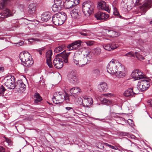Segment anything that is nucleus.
<instances>
[{"label": "nucleus", "instance_id": "obj_4", "mask_svg": "<svg viewBox=\"0 0 152 152\" xmlns=\"http://www.w3.org/2000/svg\"><path fill=\"white\" fill-rule=\"evenodd\" d=\"M122 66L117 60L113 59L107 66V72L110 74H114Z\"/></svg>", "mask_w": 152, "mask_h": 152}, {"label": "nucleus", "instance_id": "obj_17", "mask_svg": "<svg viewBox=\"0 0 152 152\" xmlns=\"http://www.w3.org/2000/svg\"><path fill=\"white\" fill-rule=\"evenodd\" d=\"M83 106L89 107L93 103V99L90 97L84 96L83 97Z\"/></svg>", "mask_w": 152, "mask_h": 152}, {"label": "nucleus", "instance_id": "obj_9", "mask_svg": "<svg viewBox=\"0 0 152 152\" xmlns=\"http://www.w3.org/2000/svg\"><path fill=\"white\" fill-rule=\"evenodd\" d=\"M150 86L149 80H143L140 81L138 83V87L141 91L147 90Z\"/></svg>", "mask_w": 152, "mask_h": 152}, {"label": "nucleus", "instance_id": "obj_45", "mask_svg": "<svg viewBox=\"0 0 152 152\" xmlns=\"http://www.w3.org/2000/svg\"><path fill=\"white\" fill-rule=\"evenodd\" d=\"M93 73L96 75H98L100 74V71L99 69H95L93 70Z\"/></svg>", "mask_w": 152, "mask_h": 152}, {"label": "nucleus", "instance_id": "obj_40", "mask_svg": "<svg viewBox=\"0 0 152 152\" xmlns=\"http://www.w3.org/2000/svg\"><path fill=\"white\" fill-rule=\"evenodd\" d=\"M6 89L3 86H1L0 87V95L3 96Z\"/></svg>", "mask_w": 152, "mask_h": 152}, {"label": "nucleus", "instance_id": "obj_27", "mask_svg": "<svg viewBox=\"0 0 152 152\" xmlns=\"http://www.w3.org/2000/svg\"><path fill=\"white\" fill-rule=\"evenodd\" d=\"M104 32L108 36L111 37H115L118 34L116 31L111 30L105 29L104 30Z\"/></svg>", "mask_w": 152, "mask_h": 152}, {"label": "nucleus", "instance_id": "obj_21", "mask_svg": "<svg viewBox=\"0 0 152 152\" xmlns=\"http://www.w3.org/2000/svg\"><path fill=\"white\" fill-rule=\"evenodd\" d=\"M79 10L76 8L71 11L70 14L72 18L73 19H78L80 14Z\"/></svg>", "mask_w": 152, "mask_h": 152}, {"label": "nucleus", "instance_id": "obj_23", "mask_svg": "<svg viewBox=\"0 0 152 152\" xmlns=\"http://www.w3.org/2000/svg\"><path fill=\"white\" fill-rule=\"evenodd\" d=\"M37 4L36 3H30L28 6V12L31 14H34L36 10Z\"/></svg>", "mask_w": 152, "mask_h": 152}, {"label": "nucleus", "instance_id": "obj_35", "mask_svg": "<svg viewBox=\"0 0 152 152\" xmlns=\"http://www.w3.org/2000/svg\"><path fill=\"white\" fill-rule=\"evenodd\" d=\"M35 101L36 103H38L42 100L41 97L38 93H35Z\"/></svg>", "mask_w": 152, "mask_h": 152}, {"label": "nucleus", "instance_id": "obj_10", "mask_svg": "<svg viewBox=\"0 0 152 152\" xmlns=\"http://www.w3.org/2000/svg\"><path fill=\"white\" fill-rule=\"evenodd\" d=\"M56 96H54L53 98V102L55 104H58L62 102L64 100V94L63 93L60 92H56Z\"/></svg>", "mask_w": 152, "mask_h": 152}, {"label": "nucleus", "instance_id": "obj_48", "mask_svg": "<svg viewBox=\"0 0 152 152\" xmlns=\"http://www.w3.org/2000/svg\"><path fill=\"white\" fill-rule=\"evenodd\" d=\"M125 56L131 57L134 56V55L132 52H130L125 54Z\"/></svg>", "mask_w": 152, "mask_h": 152}, {"label": "nucleus", "instance_id": "obj_5", "mask_svg": "<svg viewBox=\"0 0 152 152\" xmlns=\"http://www.w3.org/2000/svg\"><path fill=\"white\" fill-rule=\"evenodd\" d=\"M20 58L23 64L25 66L29 67L33 64L34 61L30 54L28 52L21 53L20 55Z\"/></svg>", "mask_w": 152, "mask_h": 152}, {"label": "nucleus", "instance_id": "obj_31", "mask_svg": "<svg viewBox=\"0 0 152 152\" xmlns=\"http://www.w3.org/2000/svg\"><path fill=\"white\" fill-rule=\"evenodd\" d=\"M79 33L82 37L87 36L91 35V32L88 30L83 29L79 31Z\"/></svg>", "mask_w": 152, "mask_h": 152}, {"label": "nucleus", "instance_id": "obj_15", "mask_svg": "<svg viewBox=\"0 0 152 152\" xmlns=\"http://www.w3.org/2000/svg\"><path fill=\"white\" fill-rule=\"evenodd\" d=\"M97 7L99 9L105 10L108 12H110L108 5L104 1H102L98 3Z\"/></svg>", "mask_w": 152, "mask_h": 152}, {"label": "nucleus", "instance_id": "obj_54", "mask_svg": "<svg viewBox=\"0 0 152 152\" xmlns=\"http://www.w3.org/2000/svg\"><path fill=\"white\" fill-rule=\"evenodd\" d=\"M148 103L150 104V105L152 107V99L148 100Z\"/></svg>", "mask_w": 152, "mask_h": 152}, {"label": "nucleus", "instance_id": "obj_3", "mask_svg": "<svg viewBox=\"0 0 152 152\" xmlns=\"http://www.w3.org/2000/svg\"><path fill=\"white\" fill-rule=\"evenodd\" d=\"M67 18L66 15L64 12H58L53 15L52 21L56 25H60L64 23Z\"/></svg>", "mask_w": 152, "mask_h": 152}, {"label": "nucleus", "instance_id": "obj_41", "mask_svg": "<svg viewBox=\"0 0 152 152\" xmlns=\"http://www.w3.org/2000/svg\"><path fill=\"white\" fill-rule=\"evenodd\" d=\"M136 55V57L140 60H143L144 59V58L140 54L137 52H136L135 53Z\"/></svg>", "mask_w": 152, "mask_h": 152}, {"label": "nucleus", "instance_id": "obj_12", "mask_svg": "<svg viewBox=\"0 0 152 152\" xmlns=\"http://www.w3.org/2000/svg\"><path fill=\"white\" fill-rule=\"evenodd\" d=\"M15 88L17 89L18 91L23 92L26 90V85L23 83L22 80H18L15 85Z\"/></svg>", "mask_w": 152, "mask_h": 152}, {"label": "nucleus", "instance_id": "obj_42", "mask_svg": "<svg viewBox=\"0 0 152 152\" xmlns=\"http://www.w3.org/2000/svg\"><path fill=\"white\" fill-rule=\"evenodd\" d=\"M88 46H90L95 44V42L93 41L89 40L85 42Z\"/></svg>", "mask_w": 152, "mask_h": 152}, {"label": "nucleus", "instance_id": "obj_20", "mask_svg": "<svg viewBox=\"0 0 152 152\" xmlns=\"http://www.w3.org/2000/svg\"><path fill=\"white\" fill-rule=\"evenodd\" d=\"M70 93L74 97H76L82 92L80 88L77 87L72 88L70 90Z\"/></svg>", "mask_w": 152, "mask_h": 152}, {"label": "nucleus", "instance_id": "obj_37", "mask_svg": "<svg viewBox=\"0 0 152 152\" xmlns=\"http://www.w3.org/2000/svg\"><path fill=\"white\" fill-rule=\"evenodd\" d=\"M137 77H138V80L145 77V75L143 73L139 70V72L138 73Z\"/></svg>", "mask_w": 152, "mask_h": 152}, {"label": "nucleus", "instance_id": "obj_50", "mask_svg": "<svg viewBox=\"0 0 152 152\" xmlns=\"http://www.w3.org/2000/svg\"><path fill=\"white\" fill-rule=\"evenodd\" d=\"M73 4H74V6H76L80 2L79 0H73Z\"/></svg>", "mask_w": 152, "mask_h": 152}, {"label": "nucleus", "instance_id": "obj_24", "mask_svg": "<svg viewBox=\"0 0 152 152\" xmlns=\"http://www.w3.org/2000/svg\"><path fill=\"white\" fill-rule=\"evenodd\" d=\"M98 88L99 91L105 92L107 89V84L106 83L102 82L101 84L98 86Z\"/></svg>", "mask_w": 152, "mask_h": 152}, {"label": "nucleus", "instance_id": "obj_6", "mask_svg": "<svg viewBox=\"0 0 152 152\" xmlns=\"http://www.w3.org/2000/svg\"><path fill=\"white\" fill-rule=\"evenodd\" d=\"M94 7V4L91 2H84L83 4V12L86 16H89L92 13Z\"/></svg>", "mask_w": 152, "mask_h": 152}, {"label": "nucleus", "instance_id": "obj_13", "mask_svg": "<svg viewBox=\"0 0 152 152\" xmlns=\"http://www.w3.org/2000/svg\"><path fill=\"white\" fill-rule=\"evenodd\" d=\"M118 47V45L114 42L109 43L103 45V47L106 50L110 51L116 49Z\"/></svg>", "mask_w": 152, "mask_h": 152}, {"label": "nucleus", "instance_id": "obj_57", "mask_svg": "<svg viewBox=\"0 0 152 152\" xmlns=\"http://www.w3.org/2000/svg\"><path fill=\"white\" fill-rule=\"evenodd\" d=\"M35 34L36 35L35 36V37H39L40 36V35L38 34Z\"/></svg>", "mask_w": 152, "mask_h": 152}, {"label": "nucleus", "instance_id": "obj_32", "mask_svg": "<svg viewBox=\"0 0 152 152\" xmlns=\"http://www.w3.org/2000/svg\"><path fill=\"white\" fill-rule=\"evenodd\" d=\"M101 52V49L99 47L94 49L92 50L93 54L96 56H98L100 54Z\"/></svg>", "mask_w": 152, "mask_h": 152}, {"label": "nucleus", "instance_id": "obj_11", "mask_svg": "<svg viewBox=\"0 0 152 152\" xmlns=\"http://www.w3.org/2000/svg\"><path fill=\"white\" fill-rule=\"evenodd\" d=\"M67 77L68 80L71 83L76 84L78 83L75 71H72L70 72L67 75Z\"/></svg>", "mask_w": 152, "mask_h": 152}, {"label": "nucleus", "instance_id": "obj_18", "mask_svg": "<svg viewBox=\"0 0 152 152\" xmlns=\"http://www.w3.org/2000/svg\"><path fill=\"white\" fill-rule=\"evenodd\" d=\"M115 76L118 78H123L125 75L124 72V68L123 66L120 67L114 73Z\"/></svg>", "mask_w": 152, "mask_h": 152}, {"label": "nucleus", "instance_id": "obj_60", "mask_svg": "<svg viewBox=\"0 0 152 152\" xmlns=\"http://www.w3.org/2000/svg\"><path fill=\"white\" fill-rule=\"evenodd\" d=\"M95 119L96 120H100V119L99 118H95Z\"/></svg>", "mask_w": 152, "mask_h": 152}, {"label": "nucleus", "instance_id": "obj_14", "mask_svg": "<svg viewBox=\"0 0 152 152\" xmlns=\"http://www.w3.org/2000/svg\"><path fill=\"white\" fill-rule=\"evenodd\" d=\"M52 54V50H50L47 51L46 54L47 64L50 68H52L53 67L51 61V58Z\"/></svg>", "mask_w": 152, "mask_h": 152}, {"label": "nucleus", "instance_id": "obj_39", "mask_svg": "<svg viewBox=\"0 0 152 152\" xmlns=\"http://www.w3.org/2000/svg\"><path fill=\"white\" fill-rule=\"evenodd\" d=\"M63 50V46H60L55 48L54 52L56 53H58L61 52Z\"/></svg>", "mask_w": 152, "mask_h": 152}, {"label": "nucleus", "instance_id": "obj_7", "mask_svg": "<svg viewBox=\"0 0 152 152\" xmlns=\"http://www.w3.org/2000/svg\"><path fill=\"white\" fill-rule=\"evenodd\" d=\"M6 79V81L5 82V85L8 88L13 89L15 87V79L14 76L11 75L7 76Z\"/></svg>", "mask_w": 152, "mask_h": 152}, {"label": "nucleus", "instance_id": "obj_8", "mask_svg": "<svg viewBox=\"0 0 152 152\" xmlns=\"http://www.w3.org/2000/svg\"><path fill=\"white\" fill-rule=\"evenodd\" d=\"M54 3L52 7V10L54 12L60 11L64 7V3L62 0H54Z\"/></svg>", "mask_w": 152, "mask_h": 152}, {"label": "nucleus", "instance_id": "obj_34", "mask_svg": "<svg viewBox=\"0 0 152 152\" xmlns=\"http://www.w3.org/2000/svg\"><path fill=\"white\" fill-rule=\"evenodd\" d=\"M103 103L106 105H110L113 104V102L112 101L108 99L104 98L102 100Z\"/></svg>", "mask_w": 152, "mask_h": 152}, {"label": "nucleus", "instance_id": "obj_36", "mask_svg": "<svg viewBox=\"0 0 152 152\" xmlns=\"http://www.w3.org/2000/svg\"><path fill=\"white\" fill-rule=\"evenodd\" d=\"M132 88V89L134 95L138 94L140 92V89L138 87V84H137V87H134Z\"/></svg>", "mask_w": 152, "mask_h": 152}, {"label": "nucleus", "instance_id": "obj_28", "mask_svg": "<svg viewBox=\"0 0 152 152\" xmlns=\"http://www.w3.org/2000/svg\"><path fill=\"white\" fill-rule=\"evenodd\" d=\"M51 17L48 13H44L41 16V20L42 22H46L50 19Z\"/></svg>", "mask_w": 152, "mask_h": 152}, {"label": "nucleus", "instance_id": "obj_43", "mask_svg": "<svg viewBox=\"0 0 152 152\" xmlns=\"http://www.w3.org/2000/svg\"><path fill=\"white\" fill-rule=\"evenodd\" d=\"M41 40L39 39L36 38H31L28 39V42L31 43L35 42H39Z\"/></svg>", "mask_w": 152, "mask_h": 152}, {"label": "nucleus", "instance_id": "obj_16", "mask_svg": "<svg viewBox=\"0 0 152 152\" xmlns=\"http://www.w3.org/2000/svg\"><path fill=\"white\" fill-rule=\"evenodd\" d=\"M95 17L97 20H101L107 19L109 18V16L105 13L98 12L95 15Z\"/></svg>", "mask_w": 152, "mask_h": 152}, {"label": "nucleus", "instance_id": "obj_52", "mask_svg": "<svg viewBox=\"0 0 152 152\" xmlns=\"http://www.w3.org/2000/svg\"><path fill=\"white\" fill-rule=\"evenodd\" d=\"M112 95V94L108 93L107 94H104L102 95L103 96H104L105 97H108Z\"/></svg>", "mask_w": 152, "mask_h": 152}, {"label": "nucleus", "instance_id": "obj_19", "mask_svg": "<svg viewBox=\"0 0 152 152\" xmlns=\"http://www.w3.org/2000/svg\"><path fill=\"white\" fill-rule=\"evenodd\" d=\"M80 45V43L76 41L68 45L67 48L69 50L77 49Z\"/></svg>", "mask_w": 152, "mask_h": 152}, {"label": "nucleus", "instance_id": "obj_1", "mask_svg": "<svg viewBox=\"0 0 152 152\" xmlns=\"http://www.w3.org/2000/svg\"><path fill=\"white\" fill-rule=\"evenodd\" d=\"M92 56L90 52L86 55L85 57L81 50H78L75 52L73 57V62L77 66H83L87 64L90 61Z\"/></svg>", "mask_w": 152, "mask_h": 152}, {"label": "nucleus", "instance_id": "obj_47", "mask_svg": "<svg viewBox=\"0 0 152 152\" xmlns=\"http://www.w3.org/2000/svg\"><path fill=\"white\" fill-rule=\"evenodd\" d=\"M45 49V48L44 47H42L41 48H40L39 49H37V51L39 52V54L41 55L42 53V52Z\"/></svg>", "mask_w": 152, "mask_h": 152}, {"label": "nucleus", "instance_id": "obj_26", "mask_svg": "<svg viewBox=\"0 0 152 152\" xmlns=\"http://www.w3.org/2000/svg\"><path fill=\"white\" fill-rule=\"evenodd\" d=\"M123 1L124 5V7L128 10V8L134 5L133 0H123Z\"/></svg>", "mask_w": 152, "mask_h": 152}, {"label": "nucleus", "instance_id": "obj_44", "mask_svg": "<svg viewBox=\"0 0 152 152\" xmlns=\"http://www.w3.org/2000/svg\"><path fill=\"white\" fill-rule=\"evenodd\" d=\"M66 95H64V100H65L66 102L68 103L69 102V95L66 94Z\"/></svg>", "mask_w": 152, "mask_h": 152}, {"label": "nucleus", "instance_id": "obj_51", "mask_svg": "<svg viewBox=\"0 0 152 152\" xmlns=\"http://www.w3.org/2000/svg\"><path fill=\"white\" fill-rule=\"evenodd\" d=\"M24 43L23 41H21L18 43H15L16 45L17 46H19L22 45Z\"/></svg>", "mask_w": 152, "mask_h": 152}, {"label": "nucleus", "instance_id": "obj_25", "mask_svg": "<svg viewBox=\"0 0 152 152\" xmlns=\"http://www.w3.org/2000/svg\"><path fill=\"white\" fill-rule=\"evenodd\" d=\"M117 1H114L112 3V6L113 10V13L114 15L117 17L121 18L122 16L120 15L116 7Z\"/></svg>", "mask_w": 152, "mask_h": 152}, {"label": "nucleus", "instance_id": "obj_30", "mask_svg": "<svg viewBox=\"0 0 152 152\" xmlns=\"http://www.w3.org/2000/svg\"><path fill=\"white\" fill-rule=\"evenodd\" d=\"M73 0H66L64 2V7L65 9H68L74 6Z\"/></svg>", "mask_w": 152, "mask_h": 152}, {"label": "nucleus", "instance_id": "obj_46", "mask_svg": "<svg viewBox=\"0 0 152 152\" xmlns=\"http://www.w3.org/2000/svg\"><path fill=\"white\" fill-rule=\"evenodd\" d=\"M106 145L109 147L111 148L112 149H115V150H118V147H114L113 146L111 145L108 143H106Z\"/></svg>", "mask_w": 152, "mask_h": 152}, {"label": "nucleus", "instance_id": "obj_55", "mask_svg": "<svg viewBox=\"0 0 152 152\" xmlns=\"http://www.w3.org/2000/svg\"><path fill=\"white\" fill-rule=\"evenodd\" d=\"M118 147L121 148V149H118V150L119 151H122V150H124V149L123 148H121V147L120 146H119Z\"/></svg>", "mask_w": 152, "mask_h": 152}, {"label": "nucleus", "instance_id": "obj_61", "mask_svg": "<svg viewBox=\"0 0 152 152\" xmlns=\"http://www.w3.org/2000/svg\"><path fill=\"white\" fill-rule=\"evenodd\" d=\"M7 140H8V139H6V141H7V142H8Z\"/></svg>", "mask_w": 152, "mask_h": 152}, {"label": "nucleus", "instance_id": "obj_33", "mask_svg": "<svg viewBox=\"0 0 152 152\" xmlns=\"http://www.w3.org/2000/svg\"><path fill=\"white\" fill-rule=\"evenodd\" d=\"M138 72L139 70H135L132 73V77L135 80H138L137 75Z\"/></svg>", "mask_w": 152, "mask_h": 152}, {"label": "nucleus", "instance_id": "obj_58", "mask_svg": "<svg viewBox=\"0 0 152 152\" xmlns=\"http://www.w3.org/2000/svg\"><path fill=\"white\" fill-rule=\"evenodd\" d=\"M2 18V16L1 15V14L0 12V18Z\"/></svg>", "mask_w": 152, "mask_h": 152}, {"label": "nucleus", "instance_id": "obj_2", "mask_svg": "<svg viewBox=\"0 0 152 152\" xmlns=\"http://www.w3.org/2000/svg\"><path fill=\"white\" fill-rule=\"evenodd\" d=\"M70 53H66L65 50H64L60 53L58 54L53 61V64L54 66L57 69H60L63 66V63L62 59L58 57H61L64 63H66L68 62V57Z\"/></svg>", "mask_w": 152, "mask_h": 152}, {"label": "nucleus", "instance_id": "obj_59", "mask_svg": "<svg viewBox=\"0 0 152 152\" xmlns=\"http://www.w3.org/2000/svg\"><path fill=\"white\" fill-rule=\"evenodd\" d=\"M150 23L151 24H152V20L151 21H150Z\"/></svg>", "mask_w": 152, "mask_h": 152}, {"label": "nucleus", "instance_id": "obj_38", "mask_svg": "<svg viewBox=\"0 0 152 152\" xmlns=\"http://www.w3.org/2000/svg\"><path fill=\"white\" fill-rule=\"evenodd\" d=\"M76 104L78 105L83 106V100L81 97H78L76 100Z\"/></svg>", "mask_w": 152, "mask_h": 152}, {"label": "nucleus", "instance_id": "obj_53", "mask_svg": "<svg viewBox=\"0 0 152 152\" xmlns=\"http://www.w3.org/2000/svg\"><path fill=\"white\" fill-rule=\"evenodd\" d=\"M65 109L68 111L71 110V111H74V110L72 108V107H66L65 108Z\"/></svg>", "mask_w": 152, "mask_h": 152}, {"label": "nucleus", "instance_id": "obj_22", "mask_svg": "<svg viewBox=\"0 0 152 152\" xmlns=\"http://www.w3.org/2000/svg\"><path fill=\"white\" fill-rule=\"evenodd\" d=\"M2 18H6L8 17L12 16L13 13L8 9H6L2 11L1 13Z\"/></svg>", "mask_w": 152, "mask_h": 152}, {"label": "nucleus", "instance_id": "obj_62", "mask_svg": "<svg viewBox=\"0 0 152 152\" xmlns=\"http://www.w3.org/2000/svg\"><path fill=\"white\" fill-rule=\"evenodd\" d=\"M91 91H92V89H91Z\"/></svg>", "mask_w": 152, "mask_h": 152}, {"label": "nucleus", "instance_id": "obj_49", "mask_svg": "<svg viewBox=\"0 0 152 152\" xmlns=\"http://www.w3.org/2000/svg\"><path fill=\"white\" fill-rule=\"evenodd\" d=\"M0 152H10L9 150L6 151L5 149L2 146H0Z\"/></svg>", "mask_w": 152, "mask_h": 152}, {"label": "nucleus", "instance_id": "obj_29", "mask_svg": "<svg viewBox=\"0 0 152 152\" xmlns=\"http://www.w3.org/2000/svg\"><path fill=\"white\" fill-rule=\"evenodd\" d=\"M124 96L126 97H131L134 96L132 88H128L124 93Z\"/></svg>", "mask_w": 152, "mask_h": 152}, {"label": "nucleus", "instance_id": "obj_56", "mask_svg": "<svg viewBox=\"0 0 152 152\" xmlns=\"http://www.w3.org/2000/svg\"><path fill=\"white\" fill-rule=\"evenodd\" d=\"M4 70V68L2 67H0V71H3Z\"/></svg>", "mask_w": 152, "mask_h": 152}]
</instances>
